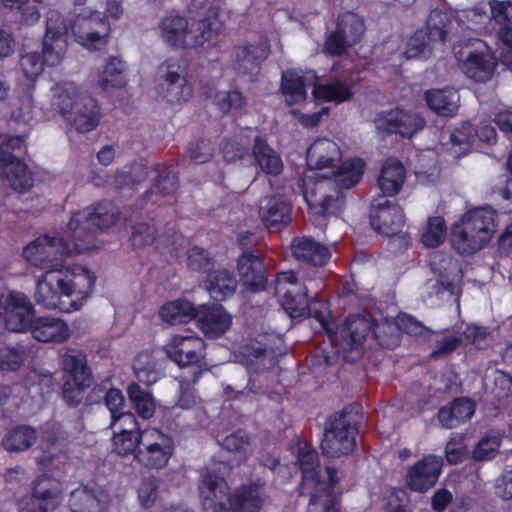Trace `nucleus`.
Listing matches in <instances>:
<instances>
[{
	"label": "nucleus",
	"instance_id": "338daca9",
	"mask_svg": "<svg viewBox=\"0 0 512 512\" xmlns=\"http://www.w3.org/2000/svg\"><path fill=\"white\" fill-rule=\"evenodd\" d=\"M462 344L461 338L453 335L445 336L437 340L434 350L430 353V358L437 359L454 352Z\"/></svg>",
	"mask_w": 512,
	"mask_h": 512
},
{
	"label": "nucleus",
	"instance_id": "2f4dec72",
	"mask_svg": "<svg viewBox=\"0 0 512 512\" xmlns=\"http://www.w3.org/2000/svg\"><path fill=\"white\" fill-rule=\"evenodd\" d=\"M406 179V169L401 161L395 158L385 160L377 183L384 196L397 195Z\"/></svg>",
	"mask_w": 512,
	"mask_h": 512
},
{
	"label": "nucleus",
	"instance_id": "680f3d73",
	"mask_svg": "<svg viewBox=\"0 0 512 512\" xmlns=\"http://www.w3.org/2000/svg\"><path fill=\"white\" fill-rule=\"evenodd\" d=\"M45 61L37 53H26L21 57L20 65L24 75L31 84L42 72Z\"/></svg>",
	"mask_w": 512,
	"mask_h": 512
},
{
	"label": "nucleus",
	"instance_id": "79ce46f5",
	"mask_svg": "<svg viewBox=\"0 0 512 512\" xmlns=\"http://www.w3.org/2000/svg\"><path fill=\"white\" fill-rule=\"evenodd\" d=\"M237 286L235 278L227 270H215L209 273L206 288L210 296L222 301L233 295Z\"/></svg>",
	"mask_w": 512,
	"mask_h": 512
},
{
	"label": "nucleus",
	"instance_id": "9d476101",
	"mask_svg": "<svg viewBox=\"0 0 512 512\" xmlns=\"http://www.w3.org/2000/svg\"><path fill=\"white\" fill-rule=\"evenodd\" d=\"M454 53L461 70L475 81L488 80L496 68L494 54L481 39L469 38L462 41L454 48Z\"/></svg>",
	"mask_w": 512,
	"mask_h": 512
},
{
	"label": "nucleus",
	"instance_id": "e433bc0d",
	"mask_svg": "<svg viewBox=\"0 0 512 512\" xmlns=\"http://www.w3.org/2000/svg\"><path fill=\"white\" fill-rule=\"evenodd\" d=\"M259 215L268 228L286 225L290 221V205L281 197H265L260 201Z\"/></svg>",
	"mask_w": 512,
	"mask_h": 512
},
{
	"label": "nucleus",
	"instance_id": "393cba45",
	"mask_svg": "<svg viewBox=\"0 0 512 512\" xmlns=\"http://www.w3.org/2000/svg\"><path fill=\"white\" fill-rule=\"evenodd\" d=\"M90 83L96 90L112 92L124 88L128 83V66L118 56H110L91 75Z\"/></svg>",
	"mask_w": 512,
	"mask_h": 512
},
{
	"label": "nucleus",
	"instance_id": "37998d69",
	"mask_svg": "<svg viewBox=\"0 0 512 512\" xmlns=\"http://www.w3.org/2000/svg\"><path fill=\"white\" fill-rule=\"evenodd\" d=\"M269 54V45L266 40L258 45H249L247 47H238L235 50V57L239 63V68L244 72L247 70H257L259 62Z\"/></svg>",
	"mask_w": 512,
	"mask_h": 512
},
{
	"label": "nucleus",
	"instance_id": "aec40b11",
	"mask_svg": "<svg viewBox=\"0 0 512 512\" xmlns=\"http://www.w3.org/2000/svg\"><path fill=\"white\" fill-rule=\"evenodd\" d=\"M68 27L58 11H49L43 39V58L47 65L61 63L67 50Z\"/></svg>",
	"mask_w": 512,
	"mask_h": 512
},
{
	"label": "nucleus",
	"instance_id": "6e6552de",
	"mask_svg": "<svg viewBox=\"0 0 512 512\" xmlns=\"http://www.w3.org/2000/svg\"><path fill=\"white\" fill-rule=\"evenodd\" d=\"M371 349L394 350L401 343L396 323L385 318L377 320L371 313L354 314V352L364 355L363 344Z\"/></svg>",
	"mask_w": 512,
	"mask_h": 512
},
{
	"label": "nucleus",
	"instance_id": "39448f33",
	"mask_svg": "<svg viewBox=\"0 0 512 512\" xmlns=\"http://www.w3.org/2000/svg\"><path fill=\"white\" fill-rule=\"evenodd\" d=\"M298 462L302 469L301 492L310 495L309 512H340L335 498L328 491L340 481L342 473L332 466L326 467L329 484L319 479L317 452L307 443L298 449Z\"/></svg>",
	"mask_w": 512,
	"mask_h": 512
},
{
	"label": "nucleus",
	"instance_id": "72a5a7b5",
	"mask_svg": "<svg viewBox=\"0 0 512 512\" xmlns=\"http://www.w3.org/2000/svg\"><path fill=\"white\" fill-rule=\"evenodd\" d=\"M238 272L246 287L259 290L265 286L264 265L259 256L253 253H244L238 260Z\"/></svg>",
	"mask_w": 512,
	"mask_h": 512
},
{
	"label": "nucleus",
	"instance_id": "864d4df0",
	"mask_svg": "<svg viewBox=\"0 0 512 512\" xmlns=\"http://www.w3.org/2000/svg\"><path fill=\"white\" fill-rule=\"evenodd\" d=\"M317 100L341 102L349 95V90L340 82L316 86L313 90Z\"/></svg>",
	"mask_w": 512,
	"mask_h": 512
},
{
	"label": "nucleus",
	"instance_id": "bf43d9fd",
	"mask_svg": "<svg viewBox=\"0 0 512 512\" xmlns=\"http://www.w3.org/2000/svg\"><path fill=\"white\" fill-rule=\"evenodd\" d=\"M474 126L468 122H462L458 127L449 131V143L453 146H463V150H468L473 143Z\"/></svg>",
	"mask_w": 512,
	"mask_h": 512
},
{
	"label": "nucleus",
	"instance_id": "9b49d317",
	"mask_svg": "<svg viewBox=\"0 0 512 512\" xmlns=\"http://www.w3.org/2000/svg\"><path fill=\"white\" fill-rule=\"evenodd\" d=\"M70 30L75 41L88 50H100L107 44L110 24L99 11L89 7L75 8Z\"/></svg>",
	"mask_w": 512,
	"mask_h": 512
},
{
	"label": "nucleus",
	"instance_id": "c9c22d12",
	"mask_svg": "<svg viewBox=\"0 0 512 512\" xmlns=\"http://www.w3.org/2000/svg\"><path fill=\"white\" fill-rule=\"evenodd\" d=\"M293 256L298 259L316 266H322L330 259L329 249L306 237L295 238L291 244Z\"/></svg>",
	"mask_w": 512,
	"mask_h": 512
},
{
	"label": "nucleus",
	"instance_id": "c756f323",
	"mask_svg": "<svg viewBox=\"0 0 512 512\" xmlns=\"http://www.w3.org/2000/svg\"><path fill=\"white\" fill-rule=\"evenodd\" d=\"M476 409L475 402L468 397H457L448 405L441 407L437 419L446 429L456 428L469 420Z\"/></svg>",
	"mask_w": 512,
	"mask_h": 512
},
{
	"label": "nucleus",
	"instance_id": "8fccbe9b",
	"mask_svg": "<svg viewBox=\"0 0 512 512\" xmlns=\"http://www.w3.org/2000/svg\"><path fill=\"white\" fill-rule=\"evenodd\" d=\"M28 357L25 346H4L0 348V368L2 370L15 371L19 369Z\"/></svg>",
	"mask_w": 512,
	"mask_h": 512
},
{
	"label": "nucleus",
	"instance_id": "f3484780",
	"mask_svg": "<svg viewBox=\"0 0 512 512\" xmlns=\"http://www.w3.org/2000/svg\"><path fill=\"white\" fill-rule=\"evenodd\" d=\"M163 350L179 366H189L204 359L205 342L194 333L173 334L163 345Z\"/></svg>",
	"mask_w": 512,
	"mask_h": 512
},
{
	"label": "nucleus",
	"instance_id": "6e6d98bb",
	"mask_svg": "<svg viewBox=\"0 0 512 512\" xmlns=\"http://www.w3.org/2000/svg\"><path fill=\"white\" fill-rule=\"evenodd\" d=\"M468 455L467 447L462 435L453 434L445 446V457L449 464L463 462Z\"/></svg>",
	"mask_w": 512,
	"mask_h": 512
},
{
	"label": "nucleus",
	"instance_id": "e2e57ef3",
	"mask_svg": "<svg viewBox=\"0 0 512 512\" xmlns=\"http://www.w3.org/2000/svg\"><path fill=\"white\" fill-rule=\"evenodd\" d=\"M105 404L111 413V422L123 415L131 414L130 412L123 411L125 407V398L119 389L112 388L108 390L105 397Z\"/></svg>",
	"mask_w": 512,
	"mask_h": 512
},
{
	"label": "nucleus",
	"instance_id": "dca6fc26",
	"mask_svg": "<svg viewBox=\"0 0 512 512\" xmlns=\"http://www.w3.org/2000/svg\"><path fill=\"white\" fill-rule=\"evenodd\" d=\"M276 293L280 304L291 318H303L308 314L310 307L306 286L298 281L293 271L278 274L276 279Z\"/></svg>",
	"mask_w": 512,
	"mask_h": 512
},
{
	"label": "nucleus",
	"instance_id": "0eeeda50",
	"mask_svg": "<svg viewBox=\"0 0 512 512\" xmlns=\"http://www.w3.org/2000/svg\"><path fill=\"white\" fill-rule=\"evenodd\" d=\"M52 105L80 133L94 130L100 121L97 101L84 94L74 83L57 84L52 89Z\"/></svg>",
	"mask_w": 512,
	"mask_h": 512
},
{
	"label": "nucleus",
	"instance_id": "1a4fd4ad",
	"mask_svg": "<svg viewBox=\"0 0 512 512\" xmlns=\"http://www.w3.org/2000/svg\"><path fill=\"white\" fill-rule=\"evenodd\" d=\"M155 84L158 96L173 105L185 103L193 95L187 69L178 59H166L158 66Z\"/></svg>",
	"mask_w": 512,
	"mask_h": 512
},
{
	"label": "nucleus",
	"instance_id": "a18cd8bd",
	"mask_svg": "<svg viewBox=\"0 0 512 512\" xmlns=\"http://www.w3.org/2000/svg\"><path fill=\"white\" fill-rule=\"evenodd\" d=\"M36 437V431L32 427L18 426L5 435L3 446L7 451H23L35 442Z\"/></svg>",
	"mask_w": 512,
	"mask_h": 512
},
{
	"label": "nucleus",
	"instance_id": "5fc2aeb1",
	"mask_svg": "<svg viewBox=\"0 0 512 512\" xmlns=\"http://www.w3.org/2000/svg\"><path fill=\"white\" fill-rule=\"evenodd\" d=\"M158 480L155 477H148L141 481L137 491V499L141 507H152L158 498Z\"/></svg>",
	"mask_w": 512,
	"mask_h": 512
},
{
	"label": "nucleus",
	"instance_id": "c85d7f7f",
	"mask_svg": "<svg viewBox=\"0 0 512 512\" xmlns=\"http://www.w3.org/2000/svg\"><path fill=\"white\" fill-rule=\"evenodd\" d=\"M316 74L313 71L301 73L288 70L282 75V92L289 105L301 103L306 99V88L314 85Z\"/></svg>",
	"mask_w": 512,
	"mask_h": 512
},
{
	"label": "nucleus",
	"instance_id": "f8f14e48",
	"mask_svg": "<svg viewBox=\"0 0 512 512\" xmlns=\"http://www.w3.org/2000/svg\"><path fill=\"white\" fill-rule=\"evenodd\" d=\"M118 219V210L111 203H103L96 208H86L72 215L68 222V232L73 233L76 241L86 239L87 235H91L94 247L89 249H97L100 247L99 241L96 239V231L109 228Z\"/></svg>",
	"mask_w": 512,
	"mask_h": 512
},
{
	"label": "nucleus",
	"instance_id": "f03ea898",
	"mask_svg": "<svg viewBox=\"0 0 512 512\" xmlns=\"http://www.w3.org/2000/svg\"><path fill=\"white\" fill-rule=\"evenodd\" d=\"M198 492L205 512H260L266 499L259 482L243 484L230 495L229 486L216 466L201 472Z\"/></svg>",
	"mask_w": 512,
	"mask_h": 512
},
{
	"label": "nucleus",
	"instance_id": "7c9ffc66",
	"mask_svg": "<svg viewBox=\"0 0 512 512\" xmlns=\"http://www.w3.org/2000/svg\"><path fill=\"white\" fill-rule=\"evenodd\" d=\"M30 331L40 342L61 343L70 337L68 324L60 318L51 316L35 318Z\"/></svg>",
	"mask_w": 512,
	"mask_h": 512
},
{
	"label": "nucleus",
	"instance_id": "5701e85b",
	"mask_svg": "<svg viewBox=\"0 0 512 512\" xmlns=\"http://www.w3.org/2000/svg\"><path fill=\"white\" fill-rule=\"evenodd\" d=\"M489 5L491 20L497 27L498 38L503 44L500 60L512 70V2L491 0Z\"/></svg>",
	"mask_w": 512,
	"mask_h": 512
},
{
	"label": "nucleus",
	"instance_id": "a19ab883",
	"mask_svg": "<svg viewBox=\"0 0 512 512\" xmlns=\"http://www.w3.org/2000/svg\"><path fill=\"white\" fill-rule=\"evenodd\" d=\"M62 366L68 374L67 380L79 381L81 384H91L92 375L87 366L86 356L77 350H68L62 356Z\"/></svg>",
	"mask_w": 512,
	"mask_h": 512
},
{
	"label": "nucleus",
	"instance_id": "a211bd4d",
	"mask_svg": "<svg viewBox=\"0 0 512 512\" xmlns=\"http://www.w3.org/2000/svg\"><path fill=\"white\" fill-rule=\"evenodd\" d=\"M63 492V485L55 478L43 475L33 486V494L19 501L20 512H46L56 507Z\"/></svg>",
	"mask_w": 512,
	"mask_h": 512
},
{
	"label": "nucleus",
	"instance_id": "052dcab7",
	"mask_svg": "<svg viewBox=\"0 0 512 512\" xmlns=\"http://www.w3.org/2000/svg\"><path fill=\"white\" fill-rule=\"evenodd\" d=\"M463 336L476 349L482 350L489 345L490 332L484 326L468 324L463 331Z\"/></svg>",
	"mask_w": 512,
	"mask_h": 512
},
{
	"label": "nucleus",
	"instance_id": "c03bdc74",
	"mask_svg": "<svg viewBox=\"0 0 512 512\" xmlns=\"http://www.w3.org/2000/svg\"><path fill=\"white\" fill-rule=\"evenodd\" d=\"M502 443V433L497 430H488L472 451L475 461H487L494 459L499 453Z\"/></svg>",
	"mask_w": 512,
	"mask_h": 512
},
{
	"label": "nucleus",
	"instance_id": "4468645a",
	"mask_svg": "<svg viewBox=\"0 0 512 512\" xmlns=\"http://www.w3.org/2000/svg\"><path fill=\"white\" fill-rule=\"evenodd\" d=\"M352 409L346 407L334 414L325 429L321 449L324 455L339 458L348 455L352 448Z\"/></svg>",
	"mask_w": 512,
	"mask_h": 512
},
{
	"label": "nucleus",
	"instance_id": "423d86ee",
	"mask_svg": "<svg viewBox=\"0 0 512 512\" xmlns=\"http://www.w3.org/2000/svg\"><path fill=\"white\" fill-rule=\"evenodd\" d=\"M496 226L497 214L492 208H473L452 225L451 245L460 255H473L490 242Z\"/></svg>",
	"mask_w": 512,
	"mask_h": 512
},
{
	"label": "nucleus",
	"instance_id": "20e7f679",
	"mask_svg": "<svg viewBox=\"0 0 512 512\" xmlns=\"http://www.w3.org/2000/svg\"><path fill=\"white\" fill-rule=\"evenodd\" d=\"M307 164L310 169H324L330 168L332 170L333 180L341 190L340 194L334 198L332 195L325 196L321 201V207L316 208V213L319 214H335L341 211L344 204V190L349 191L352 186V161L347 158L342 160V152L334 141L326 138L318 139L312 143L307 151ZM306 176L303 180L304 195L307 196L308 184ZM308 199V198H306Z\"/></svg>",
	"mask_w": 512,
	"mask_h": 512
},
{
	"label": "nucleus",
	"instance_id": "3c124183",
	"mask_svg": "<svg viewBox=\"0 0 512 512\" xmlns=\"http://www.w3.org/2000/svg\"><path fill=\"white\" fill-rule=\"evenodd\" d=\"M446 232V223L442 217H430L428 219L427 230L422 235V242L426 247H438L444 242Z\"/></svg>",
	"mask_w": 512,
	"mask_h": 512
},
{
	"label": "nucleus",
	"instance_id": "09e8293b",
	"mask_svg": "<svg viewBox=\"0 0 512 512\" xmlns=\"http://www.w3.org/2000/svg\"><path fill=\"white\" fill-rule=\"evenodd\" d=\"M430 42L434 41L430 39L425 29L416 30L406 44L405 57L407 59L427 58L431 53Z\"/></svg>",
	"mask_w": 512,
	"mask_h": 512
},
{
	"label": "nucleus",
	"instance_id": "f704fd0d",
	"mask_svg": "<svg viewBox=\"0 0 512 512\" xmlns=\"http://www.w3.org/2000/svg\"><path fill=\"white\" fill-rule=\"evenodd\" d=\"M424 98L427 106L440 116H453L458 111L460 95L454 88L430 89Z\"/></svg>",
	"mask_w": 512,
	"mask_h": 512
},
{
	"label": "nucleus",
	"instance_id": "4c0bfd02",
	"mask_svg": "<svg viewBox=\"0 0 512 512\" xmlns=\"http://www.w3.org/2000/svg\"><path fill=\"white\" fill-rule=\"evenodd\" d=\"M454 12L450 8H434L426 20L425 30L434 42H445L452 30Z\"/></svg>",
	"mask_w": 512,
	"mask_h": 512
},
{
	"label": "nucleus",
	"instance_id": "774afa93",
	"mask_svg": "<svg viewBox=\"0 0 512 512\" xmlns=\"http://www.w3.org/2000/svg\"><path fill=\"white\" fill-rule=\"evenodd\" d=\"M495 494L503 500L512 499V468L506 469L496 480Z\"/></svg>",
	"mask_w": 512,
	"mask_h": 512
},
{
	"label": "nucleus",
	"instance_id": "cd10ccee",
	"mask_svg": "<svg viewBox=\"0 0 512 512\" xmlns=\"http://www.w3.org/2000/svg\"><path fill=\"white\" fill-rule=\"evenodd\" d=\"M0 173L19 193H24L33 186V178L26 165L4 150L0 151Z\"/></svg>",
	"mask_w": 512,
	"mask_h": 512
},
{
	"label": "nucleus",
	"instance_id": "ea45409f",
	"mask_svg": "<svg viewBox=\"0 0 512 512\" xmlns=\"http://www.w3.org/2000/svg\"><path fill=\"white\" fill-rule=\"evenodd\" d=\"M197 308L186 299L164 303L159 309L161 320L171 325L185 324L196 317Z\"/></svg>",
	"mask_w": 512,
	"mask_h": 512
},
{
	"label": "nucleus",
	"instance_id": "58836bf2",
	"mask_svg": "<svg viewBox=\"0 0 512 512\" xmlns=\"http://www.w3.org/2000/svg\"><path fill=\"white\" fill-rule=\"evenodd\" d=\"M133 370L136 378L146 384L152 385L161 377V363L155 351L139 353L133 362Z\"/></svg>",
	"mask_w": 512,
	"mask_h": 512
},
{
	"label": "nucleus",
	"instance_id": "49530a36",
	"mask_svg": "<svg viewBox=\"0 0 512 512\" xmlns=\"http://www.w3.org/2000/svg\"><path fill=\"white\" fill-rule=\"evenodd\" d=\"M220 445L229 452L234 453L239 460H246L253 452V445L249 435L244 431H237L219 440Z\"/></svg>",
	"mask_w": 512,
	"mask_h": 512
},
{
	"label": "nucleus",
	"instance_id": "6ab92c4d",
	"mask_svg": "<svg viewBox=\"0 0 512 512\" xmlns=\"http://www.w3.org/2000/svg\"><path fill=\"white\" fill-rule=\"evenodd\" d=\"M425 124V119L418 113L398 108L380 112L375 118L379 132L386 135L399 134L403 138H411L422 130Z\"/></svg>",
	"mask_w": 512,
	"mask_h": 512
},
{
	"label": "nucleus",
	"instance_id": "69168bd1",
	"mask_svg": "<svg viewBox=\"0 0 512 512\" xmlns=\"http://www.w3.org/2000/svg\"><path fill=\"white\" fill-rule=\"evenodd\" d=\"M155 229L147 223H138L133 227L131 241L136 247H143L155 240Z\"/></svg>",
	"mask_w": 512,
	"mask_h": 512
},
{
	"label": "nucleus",
	"instance_id": "de8ad7c7",
	"mask_svg": "<svg viewBox=\"0 0 512 512\" xmlns=\"http://www.w3.org/2000/svg\"><path fill=\"white\" fill-rule=\"evenodd\" d=\"M127 393L140 417L149 419L153 416L155 401L149 392L142 390L137 383H132L129 385Z\"/></svg>",
	"mask_w": 512,
	"mask_h": 512
},
{
	"label": "nucleus",
	"instance_id": "412c9836",
	"mask_svg": "<svg viewBox=\"0 0 512 512\" xmlns=\"http://www.w3.org/2000/svg\"><path fill=\"white\" fill-rule=\"evenodd\" d=\"M371 228L384 236H395L402 232L405 215L402 207L388 199L374 200L370 213Z\"/></svg>",
	"mask_w": 512,
	"mask_h": 512
},
{
	"label": "nucleus",
	"instance_id": "a878e982",
	"mask_svg": "<svg viewBox=\"0 0 512 512\" xmlns=\"http://www.w3.org/2000/svg\"><path fill=\"white\" fill-rule=\"evenodd\" d=\"M109 502L107 492L100 486H81L73 490L69 498L72 512H106Z\"/></svg>",
	"mask_w": 512,
	"mask_h": 512
},
{
	"label": "nucleus",
	"instance_id": "473e14b6",
	"mask_svg": "<svg viewBox=\"0 0 512 512\" xmlns=\"http://www.w3.org/2000/svg\"><path fill=\"white\" fill-rule=\"evenodd\" d=\"M253 157L260 172L269 176H278L282 173L284 164L280 154L260 137L254 140Z\"/></svg>",
	"mask_w": 512,
	"mask_h": 512
},
{
	"label": "nucleus",
	"instance_id": "2eb2a0df",
	"mask_svg": "<svg viewBox=\"0 0 512 512\" xmlns=\"http://www.w3.org/2000/svg\"><path fill=\"white\" fill-rule=\"evenodd\" d=\"M0 318L9 331H30L35 319V310L24 293L9 292L0 295Z\"/></svg>",
	"mask_w": 512,
	"mask_h": 512
},
{
	"label": "nucleus",
	"instance_id": "bb28decb",
	"mask_svg": "<svg viewBox=\"0 0 512 512\" xmlns=\"http://www.w3.org/2000/svg\"><path fill=\"white\" fill-rule=\"evenodd\" d=\"M199 329L210 338L224 334L231 326L232 317L221 305H202L197 308Z\"/></svg>",
	"mask_w": 512,
	"mask_h": 512
},
{
	"label": "nucleus",
	"instance_id": "ddd939ff",
	"mask_svg": "<svg viewBox=\"0 0 512 512\" xmlns=\"http://www.w3.org/2000/svg\"><path fill=\"white\" fill-rule=\"evenodd\" d=\"M173 452V438L160 429L150 427L142 430L135 461L146 469L158 470L168 464Z\"/></svg>",
	"mask_w": 512,
	"mask_h": 512
},
{
	"label": "nucleus",
	"instance_id": "0e129e2a",
	"mask_svg": "<svg viewBox=\"0 0 512 512\" xmlns=\"http://www.w3.org/2000/svg\"><path fill=\"white\" fill-rule=\"evenodd\" d=\"M90 384H81L79 381L65 380L63 384V397L68 405L76 406L83 399L84 390Z\"/></svg>",
	"mask_w": 512,
	"mask_h": 512
},
{
	"label": "nucleus",
	"instance_id": "7ed1b4c3",
	"mask_svg": "<svg viewBox=\"0 0 512 512\" xmlns=\"http://www.w3.org/2000/svg\"><path fill=\"white\" fill-rule=\"evenodd\" d=\"M201 11L194 17L170 14L160 23V34L169 45L196 48L204 45L221 29L219 0H193Z\"/></svg>",
	"mask_w": 512,
	"mask_h": 512
},
{
	"label": "nucleus",
	"instance_id": "13d9d810",
	"mask_svg": "<svg viewBox=\"0 0 512 512\" xmlns=\"http://www.w3.org/2000/svg\"><path fill=\"white\" fill-rule=\"evenodd\" d=\"M32 84H26L19 103H14V110L12 111V117L21 122H29L32 119Z\"/></svg>",
	"mask_w": 512,
	"mask_h": 512
},
{
	"label": "nucleus",
	"instance_id": "f257e3e1",
	"mask_svg": "<svg viewBox=\"0 0 512 512\" xmlns=\"http://www.w3.org/2000/svg\"><path fill=\"white\" fill-rule=\"evenodd\" d=\"M91 235L76 241L68 225L61 231L42 235L23 249L31 265L46 269L36 280L34 300L44 309L62 313L79 311L93 293L96 276L81 264L63 265L64 259L94 247Z\"/></svg>",
	"mask_w": 512,
	"mask_h": 512
},
{
	"label": "nucleus",
	"instance_id": "4be33fe9",
	"mask_svg": "<svg viewBox=\"0 0 512 512\" xmlns=\"http://www.w3.org/2000/svg\"><path fill=\"white\" fill-rule=\"evenodd\" d=\"M113 429L112 450L121 456L133 455L140 446L142 430L133 414L123 415L110 423Z\"/></svg>",
	"mask_w": 512,
	"mask_h": 512
},
{
	"label": "nucleus",
	"instance_id": "b1692460",
	"mask_svg": "<svg viewBox=\"0 0 512 512\" xmlns=\"http://www.w3.org/2000/svg\"><path fill=\"white\" fill-rule=\"evenodd\" d=\"M442 459L435 455H425L406 472L407 487L414 492H426L432 488L442 471Z\"/></svg>",
	"mask_w": 512,
	"mask_h": 512
},
{
	"label": "nucleus",
	"instance_id": "603ef678",
	"mask_svg": "<svg viewBox=\"0 0 512 512\" xmlns=\"http://www.w3.org/2000/svg\"><path fill=\"white\" fill-rule=\"evenodd\" d=\"M395 323L400 334L405 333L410 336L419 337L424 336L426 333H432L430 328L410 314H399Z\"/></svg>",
	"mask_w": 512,
	"mask_h": 512
},
{
	"label": "nucleus",
	"instance_id": "4d7b16f0",
	"mask_svg": "<svg viewBox=\"0 0 512 512\" xmlns=\"http://www.w3.org/2000/svg\"><path fill=\"white\" fill-rule=\"evenodd\" d=\"M40 3H42V1L26 0L23 1V3H19L11 8L16 9L18 21L20 24L25 26H32L36 24L40 19L41 14L38 8Z\"/></svg>",
	"mask_w": 512,
	"mask_h": 512
}]
</instances>
